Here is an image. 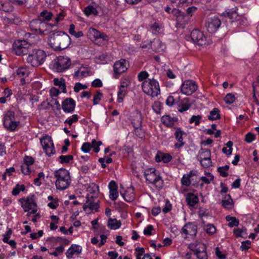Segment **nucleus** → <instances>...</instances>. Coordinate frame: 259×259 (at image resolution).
Returning a JSON list of instances; mask_svg holds the SVG:
<instances>
[{"label": "nucleus", "instance_id": "obj_1", "mask_svg": "<svg viewBox=\"0 0 259 259\" xmlns=\"http://www.w3.org/2000/svg\"><path fill=\"white\" fill-rule=\"evenodd\" d=\"M69 36L63 31H58L53 33L49 38L50 46L55 51H61L66 49L70 44Z\"/></svg>", "mask_w": 259, "mask_h": 259}, {"label": "nucleus", "instance_id": "obj_2", "mask_svg": "<svg viewBox=\"0 0 259 259\" xmlns=\"http://www.w3.org/2000/svg\"><path fill=\"white\" fill-rule=\"evenodd\" d=\"M54 176L56 179L55 185L58 190H64L67 189L71 183L69 171L65 168H60L55 171Z\"/></svg>", "mask_w": 259, "mask_h": 259}, {"label": "nucleus", "instance_id": "obj_3", "mask_svg": "<svg viewBox=\"0 0 259 259\" xmlns=\"http://www.w3.org/2000/svg\"><path fill=\"white\" fill-rule=\"evenodd\" d=\"M144 176L146 182L152 184L157 189H160L163 187V181L160 175L158 170L154 168H149L144 171Z\"/></svg>", "mask_w": 259, "mask_h": 259}, {"label": "nucleus", "instance_id": "obj_4", "mask_svg": "<svg viewBox=\"0 0 259 259\" xmlns=\"http://www.w3.org/2000/svg\"><path fill=\"white\" fill-rule=\"evenodd\" d=\"M142 87L143 92L152 97H157L160 93L159 83L153 77L144 80Z\"/></svg>", "mask_w": 259, "mask_h": 259}, {"label": "nucleus", "instance_id": "obj_5", "mask_svg": "<svg viewBox=\"0 0 259 259\" xmlns=\"http://www.w3.org/2000/svg\"><path fill=\"white\" fill-rule=\"evenodd\" d=\"M46 57L45 52L40 50H34L27 57V62L32 66L36 67L42 64Z\"/></svg>", "mask_w": 259, "mask_h": 259}, {"label": "nucleus", "instance_id": "obj_6", "mask_svg": "<svg viewBox=\"0 0 259 259\" xmlns=\"http://www.w3.org/2000/svg\"><path fill=\"white\" fill-rule=\"evenodd\" d=\"M71 60L67 57L60 56L54 60L53 69L57 72H62L68 69Z\"/></svg>", "mask_w": 259, "mask_h": 259}, {"label": "nucleus", "instance_id": "obj_7", "mask_svg": "<svg viewBox=\"0 0 259 259\" xmlns=\"http://www.w3.org/2000/svg\"><path fill=\"white\" fill-rule=\"evenodd\" d=\"M190 249L194 251L198 259H207L205 245L200 242L195 241L189 245Z\"/></svg>", "mask_w": 259, "mask_h": 259}, {"label": "nucleus", "instance_id": "obj_8", "mask_svg": "<svg viewBox=\"0 0 259 259\" xmlns=\"http://www.w3.org/2000/svg\"><path fill=\"white\" fill-rule=\"evenodd\" d=\"M25 211L31 210V213H35L37 211V205L34 195L28 197L26 199L22 198L19 200Z\"/></svg>", "mask_w": 259, "mask_h": 259}, {"label": "nucleus", "instance_id": "obj_9", "mask_svg": "<svg viewBox=\"0 0 259 259\" xmlns=\"http://www.w3.org/2000/svg\"><path fill=\"white\" fill-rule=\"evenodd\" d=\"M13 49L17 55H24L29 52L31 45L25 40H17L13 45Z\"/></svg>", "mask_w": 259, "mask_h": 259}, {"label": "nucleus", "instance_id": "obj_10", "mask_svg": "<svg viewBox=\"0 0 259 259\" xmlns=\"http://www.w3.org/2000/svg\"><path fill=\"white\" fill-rule=\"evenodd\" d=\"M40 143L46 154L51 156L55 153L54 144L50 136H46L40 139Z\"/></svg>", "mask_w": 259, "mask_h": 259}, {"label": "nucleus", "instance_id": "obj_11", "mask_svg": "<svg viewBox=\"0 0 259 259\" xmlns=\"http://www.w3.org/2000/svg\"><path fill=\"white\" fill-rule=\"evenodd\" d=\"M171 14L176 17L177 23L181 26L183 27L190 21L186 13L179 9H173Z\"/></svg>", "mask_w": 259, "mask_h": 259}, {"label": "nucleus", "instance_id": "obj_12", "mask_svg": "<svg viewBox=\"0 0 259 259\" xmlns=\"http://www.w3.org/2000/svg\"><path fill=\"white\" fill-rule=\"evenodd\" d=\"M197 84L192 80H185L181 85V91L186 95L189 96L194 93L197 89Z\"/></svg>", "mask_w": 259, "mask_h": 259}, {"label": "nucleus", "instance_id": "obj_13", "mask_svg": "<svg viewBox=\"0 0 259 259\" xmlns=\"http://www.w3.org/2000/svg\"><path fill=\"white\" fill-rule=\"evenodd\" d=\"M221 25V20L216 16L208 18L205 23L207 30L210 33H213L216 32Z\"/></svg>", "mask_w": 259, "mask_h": 259}, {"label": "nucleus", "instance_id": "obj_14", "mask_svg": "<svg viewBox=\"0 0 259 259\" xmlns=\"http://www.w3.org/2000/svg\"><path fill=\"white\" fill-rule=\"evenodd\" d=\"M190 38L195 44L199 46L204 45L206 39L203 32L198 29L192 30L190 35Z\"/></svg>", "mask_w": 259, "mask_h": 259}, {"label": "nucleus", "instance_id": "obj_15", "mask_svg": "<svg viewBox=\"0 0 259 259\" xmlns=\"http://www.w3.org/2000/svg\"><path fill=\"white\" fill-rule=\"evenodd\" d=\"M76 106L75 101L71 98H66L62 103V108L65 113H72Z\"/></svg>", "mask_w": 259, "mask_h": 259}, {"label": "nucleus", "instance_id": "obj_16", "mask_svg": "<svg viewBox=\"0 0 259 259\" xmlns=\"http://www.w3.org/2000/svg\"><path fill=\"white\" fill-rule=\"evenodd\" d=\"M182 232L185 234V238L187 235L195 236L197 233V226L192 223H188L182 228Z\"/></svg>", "mask_w": 259, "mask_h": 259}, {"label": "nucleus", "instance_id": "obj_17", "mask_svg": "<svg viewBox=\"0 0 259 259\" xmlns=\"http://www.w3.org/2000/svg\"><path fill=\"white\" fill-rule=\"evenodd\" d=\"M92 185V188L90 187L88 189V191L90 193V194H88L87 195L86 201H89V203H90V202H93L95 201V199L97 198L98 193L99 192L98 186L95 184H93Z\"/></svg>", "mask_w": 259, "mask_h": 259}, {"label": "nucleus", "instance_id": "obj_18", "mask_svg": "<svg viewBox=\"0 0 259 259\" xmlns=\"http://www.w3.org/2000/svg\"><path fill=\"white\" fill-rule=\"evenodd\" d=\"M126 61L124 59H121L116 61L113 66L114 73L116 74H120L127 70L125 66Z\"/></svg>", "mask_w": 259, "mask_h": 259}, {"label": "nucleus", "instance_id": "obj_19", "mask_svg": "<svg viewBox=\"0 0 259 259\" xmlns=\"http://www.w3.org/2000/svg\"><path fill=\"white\" fill-rule=\"evenodd\" d=\"M132 124L135 128L136 135L140 138H142L143 133L141 128L142 125V119L140 116H137L132 121Z\"/></svg>", "mask_w": 259, "mask_h": 259}, {"label": "nucleus", "instance_id": "obj_20", "mask_svg": "<svg viewBox=\"0 0 259 259\" xmlns=\"http://www.w3.org/2000/svg\"><path fill=\"white\" fill-rule=\"evenodd\" d=\"M88 32L90 35L92 36L96 40L99 38H102L103 40H107L108 39V37L106 34L101 33L94 28H90L89 29Z\"/></svg>", "mask_w": 259, "mask_h": 259}, {"label": "nucleus", "instance_id": "obj_21", "mask_svg": "<svg viewBox=\"0 0 259 259\" xmlns=\"http://www.w3.org/2000/svg\"><path fill=\"white\" fill-rule=\"evenodd\" d=\"M128 84L126 82L123 81L121 83L119 87V90L118 92L117 101L119 103H121L123 101V98L127 93L126 88Z\"/></svg>", "mask_w": 259, "mask_h": 259}, {"label": "nucleus", "instance_id": "obj_22", "mask_svg": "<svg viewBox=\"0 0 259 259\" xmlns=\"http://www.w3.org/2000/svg\"><path fill=\"white\" fill-rule=\"evenodd\" d=\"M222 205L227 209H231L233 208V200L230 194H226L223 197L222 200Z\"/></svg>", "mask_w": 259, "mask_h": 259}, {"label": "nucleus", "instance_id": "obj_23", "mask_svg": "<svg viewBox=\"0 0 259 259\" xmlns=\"http://www.w3.org/2000/svg\"><path fill=\"white\" fill-rule=\"evenodd\" d=\"M81 247L79 245H72L71 247L67 250L66 255L68 259H71L73 255L75 253L80 254L81 252Z\"/></svg>", "mask_w": 259, "mask_h": 259}, {"label": "nucleus", "instance_id": "obj_24", "mask_svg": "<svg viewBox=\"0 0 259 259\" xmlns=\"http://www.w3.org/2000/svg\"><path fill=\"white\" fill-rule=\"evenodd\" d=\"M172 159V156L168 153L158 152L155 156V160L159 162L163 161L164 163H168Z\"/></svg>", "mask_w": 259, "mask_h": 259}, {"label": "nucleus", "instance_id": "obj_25", "mask_svg": "<svg viewBox=\"0 0 259 259\" xmlns=\"http://www.w3.org/2000/svg\"><path fill=\"white\" fill-rule=\"evenodd\" d=\"M190 106L189 99L188 98H185L178 103V110L180 112H183L188 110Z\"/></svg>", "mask_w": 259, "mask_h": 259}, {"label": "nucleus", "instance_id": "obj_26", "mask_svg": "<svg viewBox=\"0 0 259 259\" xmlns=\"http://www.w3.org/2000/svg\"><path fill=\"white\" fill-rule=\"evenodd\" d=\"M186 200L188 205L194 206L198 203L199 199L198 197L192 193H188L186 197Z\"/></svg>", "mask_w": 259, "mask_h": 259}, {"label": "nucleus", "instance_id": "obj_27", "mask_svg": "<svg viewBox=\"0 0 259 259\" xmlns=\"http://www.w3.org/2000/svg\"><path fill=\"white\" fill-rule=\"evenodd\" d=\"M177 121L175 117H171L169 115H164L161 118V121L163 124L167 127H172L174 123Z\"/></svg>", "mask_w": 259, "mask_h": 259}, {"label": "nucleus", "instance_id": "obj_28", "mask_svg": "<svg viewBox=\"0 0 259 259\" xmlns=\"http://www.w3.org/2000/svg\"><path fill=\"white\" fill-rule=\"evenodd\" d=\"M121 194L126 202H131L135 200V197L134 189H128L125 191L124 193H121Z\"/></svg>", "mask_w": 259, "mask_h": 259}, {"label": "nucleus", "instance_id": "obj_29", "mask_svg": "<svg viewBox=\"0 0 259 259\" xmlns=\"http://www.w3.org/2000/svg\"><path fill=\"white\" fill-rule=\"evenodd\" d=\"M224 17H228L232 21L237 20L238 15L235 10L229 9L223 13Z\"/></svg>", "mask_w": 259, "mask_h": 259}, {"label": "nucleus", "instance_id": "obj_30", "mask_svg": "<svg viewBox=\"0 0 259 259\" xmlns=\"http://www.w3.org/2000/svg\"><path fill=\"white\" fill-rule=\"evenodd\" d=\"M121 225V222L117 221L116 219L110 218L107 223L108 228L112 230H116L119 228Z\"/></svg>", "mask_w": 259, "mask_h": 259}, {"label": "nucleus", "instance_id": "obj_31", "mask_svg": "<svg viewBox=\"0 0 259 259\" xmlns=\"http://www.w3.org/2000/svg\"><path fill=\"white\" fill-rule=\"evenodd\" d=\"M150 47L157 52L163 50L162 42L159 39H154L153 41L150 42Z\"/></svg>", "mask_w": 259, "mask_h": 259}, {"label": "nucleus", "instance_id": "obj_32", "mask_svg": "<svg viewBox=\"0 0 259 259\" xmlns=\"http://www.w3.org/2000/svg\"><path fill=\"white\" fill-rule=\"evenodd\" d=\"M99 207V206L97 202L94 201L89 203V201H86L83 205V209L85 211H88V209L89 211L93 210L97 211Z\"/></svg>", "mask_w": 259, "mask_h": 259}, {"label": "nucleus", "instance_id": "obj_33", "mask_svg": "<svg viewBox=\"0 0 259 259\" xmlns=\"http://www.w3.org/2000/svg\"><path fill=\"white\" fill-rule=\"evenodd\" d=\"M15 112L11 110L8 111L4 115L3 125L7 124V123L9 121L15 120Z\"/></svg>", "mask_w": 259, "mask_h": 259}, {"label": "nucleus", "instance_id": "obj_34", "mask_svg": "<svg viewBox=\"0 0 259 259\" xmlns=\"http://www.w3.org/2000/svg\"><path fill=\"white\" fill-rule=\"evenodd\" d=\"M211 152L209 149L201 148L199 151L197 158L199 160L210 158Z\"/></svg>", "mask_w": 259, "mask_h": 259}, {"label": "nucleus", "instance_id": "obj_35", "mask_svg": "<svg viewBox=\"0 0 259 259\" xmlns=\"http://www.w3.org/2000/svg\"><path fill=\"white\" fill-rule=\"evenodd\" d=\"M13 9V7L10 2L0 1V10L5 12H10L12 11Z\"/></svg>", "mask_w": 259, "mask_h": 259}, {"label": "nucleus", "instance_id": "obj_36", "mask_svg": "<svg viewBox=\"0 0 259 259\" xmlns=\"http://www.w3.org/2000/svg\"><path fill=\"white\" fill-rule=\"evenodd\" d=\"M220 118V110L216 108H213V110L210 112V115L208 116V119L212 121L219 119Z\"/></svg>", "mask_w": 259, "mask_h": 259}, {"label": "nucleus", "instance_id": "obj_37", "mask_svg": "<svg viewBox=\"0 0 259 259\" xmlns=\"http://www.w3.org/2000/svg\"><path fill=\"white\" fill-rule=\"evenodd\" d=\"M19 123L20 122L16 121L15 119V120L9 121L8 123H7V124H4V126L8 131H14Z\"/></svg>", "mask_w": 259, "mask_h": 259}, {"label": "nucleus", "instance_id": "obj_38", "mask_svg": "<svg viewBox=\"0 0 259 259\" xmlns=\"http://www.w3.org/2000/svg\"><path fill=\"white\" fill-rule=\"evenodd\" d=\"M84 13L88 16L91 15H97L98 12L96 8L94 6L90 5L87 7L84 11Z\"/></svg>", "mask_w": 259, "mask_h": 259}, {"label": "nucleus", "instance_id": "obj_39", "mask_svg": "<svg viewBox=\"0 0 259 259\" xmlns=\"http://www.w3.org/2000/svg\"><path fill=\"white\" fill-rule=\"evenodd\" d=\"M226 220L227 221L229 222L228 226L230 227H233L234 226L236 227L239 225V220L235 217L227 215L226 217Z\"/></svg>", "mask_w": 259, "mask_h": 259}, {"label": "nucleus", "instance_id": "obj_40", "mask_svg": "<svg viewBox=\"0 0 259 259\" xmlns=\"http://www.w3.org/2000/svg\"><path fill=\"white\" fill-rule=\"evenodd\" d=\"M75 29V25L74 24H71L69 28V33L71 35L74 36L76 38H78L83 36V34L81 31L76 32Z\"/></svg>", "mask_w": 259, "mask_h": 259}, {"label": "nucleus", "instance_id": "obj_41", "mask_svg": "<svg viewBox=\"0 0 259 259\" xmlns=\"http://www.w3.org/2000/svg\"><path fill=\"white\" fill-rule=\"evenodd\" d=\"M40 19L38 18L37 19L32 20L29 25L30 29L34 31L38 32V28L40 24Z\"/></svg>", "mask_w": 259, "mask_h": 259}, {"label": "nucleus", "instance_id": "obj_42", "mask_svg": "<svg viewBox=\"0 0 259 259\" xmlns=\"http://www.w3.org/2000/svg\"><path fill=\"white\" fill-rule=\"evenodd\" d=\"M229 166L228 165H226L224 166L219 167L217 169V170L218 172H219L221 176L225 178L229 175L228 172V170H229Z\"/></svg>", "mask_w": 259, "mask_h": 259}, {"label": "nucleus", "instance_id": "obj_43", "mask_svg": "<svg viewBox=\"0 0 259 259\" xmlns=\"http://www.w3.org/2000/svg\"><path fill=\"white\" fill-rule=\"evenodd\" d=\"M53 16V14L52 12H48L47 10H44L40 13L39 15V16L43 19L44 21H50L52 19Z\"/></svg>", "mask_w": 259, "mask_h": 259}, {"label": "nucleus", "instance_id": "obj_44", "mask_svg": "<svg viewBox=\"0 0 259 259\" xmlns=\"http://www.w3.org/2000/svg\"><path fill=\"white\" fill-rule=\"evenodd\" d=\"M206 177H201L200 180L205 184H209L214 179L213 176L210 172L205 173Z\"/></svg>", "mask_w": 259, "mask_h": 259}, {"label": "nucleus", "instance_id": "obj_45", "mask_svg": "<svg viewBox=\"0 0 259 259\" xmlns=\"http://www.w3.org/2000/svg\"><path fill=\"white\" fill-rule=\"evenodd\" d=\"M102 144V142L101 141H96V140L93 139L92 140L91 148H93L94 151L95 153H98L100 150L99 146Z\"/></svg>", "mask_w": 259, "mask_h": 259}, {"label": "nucleus", "instance_id": "obj_46", "mask_svg": "<svg viewBox=\"0 0 259 259\" xmlns=\"http://www.w3.org/2000/svg\"><path fill=\"white\" fill-rule=\"evenodd\" d=\"M185 133L181 130L180 128H177L175 133V136L176 139L178 142H183V135Z\"/></svg>", "mask_w": 259, "mask_h": 259}, {"label": "nucleus", "instance_id": "obj_47", "mask_svg": "<svg viewBox=\"0 0 259 259\" xmlns=\"http://www.w3.org/2000/svg\"><path fill=\"white\" fill-rule=\"evenodd\" d=\"M78 120V116L77 114H73L65 120L64 123H67L71 126L74 122H76Z\"/></svg>", "mask_w": 259, "mask_h": 259}, {"label": "nucleus", "instance_id": "obj_48", "mask_svg": "<svg viewBox=\"0 0 259 259\" xmlns=\"http://www.w3.org/2000/svg\"><path fill=\"white\" fill-rule=\"evenodd\" d=\"M205 230L206 232L209 235H213L216 232L214 226L210 224H207L205 226Z\"/></svg>", "mask_w": 259, "mask_h": 259}, {"label": "nucleus", "instance_id": "obj_49", "mask_svg": "<svg viewBox=\"0 0 259 259\" xmlns=\"http://www.w3.org/2000/svg\"><path fill=\"white\" fill-rule=\"evenodd\" d=\"M235 100V97L234 95L231 93L227 94L225 98L224 101L226 104H232Z\"/></svg>", "mask_w": 259, "mask_h": 259}, {"label": "nucleus", "instance_id": "obj_50", "mask_svg": "<svg viewBox=\"0 0 259 259\" xmlns=\"http://www.w3.org/2000/svg\"><path fill=\"white\" fill-rule=\"evenodd\" d=\"M59 158L60 160V162L61 163H68L73 159V156L71 155H61Z\"/></svg>", "mask_w": 259, "mask_h": 259}, {"label": "nucleus", "instance_id": "obj_51", "mask_svg": "<svg viewBox=\"0 0 259 259\" xmlns=\"http://www.w3.org/2000/svg\"><path fill=\"white\" fill-rule=\"evenodd\" d=\"M103 95L100 91H97L96 94L94 95L93 98V103L94 105H97L99 104L100 101L101 100Z\"/></svg>", "mask_w": 259, "mask_h": 259}, {"label": "nucleus", "instance_id": "obj_52", "mask_svg": "<svg viewBox=\"0 0 259 259\" xmlns=\"http://www.w3.org/2000/svg\"><path fill=\"white\" fill-rule=\"evenodd\" d=\"M197 8L195 6H192L188 8L186 10V14L189 19H191V18L193 16V15L197 11Z\"/></svg>", "mask_w": 259, "mask_h": 259}, {"label": "nucleus", "instance_id": "obj_53", "mask_svg": "<svg viewBox=\"0 0 259 259\" xmlns=\"http://www.w3.org/2000/svg\"><path fill=\"white\" fill-rule=\"evenodd\" d=\"M181 181L183 185L187 187L190 186L191 183L190 178L186 174L183 175Z\"/></svg>", "mask_w": 259, "mask_h": 259}, {"label": "nucleus", "instance_id": "obj_54", "mask_svg": "<svg viewBox=\"0 0 259 259\" xmlns=\"http://www.w3.org/2000/svg\"><path fill=\"white\" fill-rule=\"evenodd\" d=\"M201 165L204 168H207L211 165V160L210 157L207 159H204L199 160Z\"/></svg>", "mask_w": 259, "mask_h": 259}, {"label": "nucleus", "instance_id": "obj_55", "mask_svg": "<svg viewBox=\"0 0 259 259\" xmlns=\"http://www.w3.org/2000/svg\"><path fill=\"white\" fill-rule=\"evenodd\" d=\"M193 0H180L178 3V6L179 7H188L192 4Z\"/></svg>", "mask_w": 259, "mask_h": 259}, {"label": "nucleus", "instance_id": "obj_56", "mask_svg": "<svg viewBox=\"0 0 259 259\" xmlns=\"http://www.w3.org/2000/svg\"><path fill=\"white\" fill-rule=\"evenodd\" d=\"M201 118L200 115H193L190 119V123H195V125H198L200 124V120Z\"/></svg>", "mask_w": 259, "mask_h": 259}, {"label": "nucleus", "instance_id": "obj_57", "mask_svg": "<svg viewBox=\"0 0 259 259\" xmlns=\"http://www.w3.org/2000/svg\"><path fill=\"white\" fill-rule=\"evenodd\" d=\"M149 74L145 71H141L138 75V78L139 81H142L148 78Z\"/></svg>", "mask_w": 259, "mask_h": 259}, {"label": "nucleus", "instance_id": "obj_58", "mask_svg": "<svg viewBox=\"0 0 259 259\" xmlns=\"http://www.w3.org/2000/svg\"><path fill=\"white\" fill-rule=\"evenodd\" d=\"M107 54L104 53L99 55L97 57V59L99 61V63L101 64H106L107 62Z\"/></svg>", "mask_w": 259, "mask_h": 259}, {"label": "nucleus", "instance_id": "obj_59", "mask_svg": "<svg viewBox=\"0 0 259 259\" xmlns=\"http://www.w3.org/2000/svg\"><path fill=\"white\" fill-rule=\"evenodd\" d=\"M54 84L55 85H58L60 87H61L62 89H63V92L64 93H66V87L64 82H63L62 81L60 80L58 78H55L54 79Z\"/></svg>", "mask_w": 259, "mask_h": 259}, {"label": "nucleus", "instance_id": "obj_60", "mask_svg": "<svg viewBox=\"0 0 259 259\" xmlns=\"http://www.w3.org/2000/svg\"><path fill=\"white\" fill-rule=\"evenodd\" d=\"M47 25L46 23L42 21L41 19H40V24L38 28V31L40 33H43L45 31L47 30Z\"/></svg>", "mask_w": 259, "mask_h": 259}, {"label": "nucleus", "instance_id": "obj_61", "mask_svg": "<svg viewBox=\"0 0 259 259\" xmlns=\"http://www.w3.org/2000/svg\"><path fill=\"white\" fill-rule=\"evenodd\" d=\"M17 75L20 77H24L27 75L28 71L26 68H20L17 71Z\"/></svg>", "mask_w": 259, "mask_h": 259}, {"label": "nucleus", "instance_id": "obj_62", "mask_svg": "<svg viewBox=\"0 0 259 259\" xmlns=\"http://www.w3.org/2000/svg\"><path fill=\"white\" fill-rule=\"evenodd\" d=\"M21 170L24 175H29L31 172L29 166L24 163H23L21 166Z\"/></svg>", "mask_w": 259, "mask_h": 259}, {"label": "nucleus", "instance_id": "obj_63", "mask_svg": "<svg viewBox=\"0 0 259 259\" xmlns=\"http://www.w3.org/2000/svg\"><path fill=\"white\" fill-rule=\"evenodd\" d=\"M149 27L150 28L152 29L153 32H159L160 30V27L158 23L156 22H154L153 24H151L149 25Z\"/></svg>", "mask_w": 259, "mask_h": 259}, {"label": "nucleus", "instance_id": "obj_64", "mask_svg": "<svg viewBox=\"0 0 259 259\" xmlns=\"http://www.w3.org/2000/svg\"><path fill=\"white\" fill-rule=\"evenodd\" d=\"M81 149L83 152L88 153L91 150V144L89 142L84 143L82 144Z\"/></svg>", "mask_w": 259, "mask_h": 259}]
</instances>
